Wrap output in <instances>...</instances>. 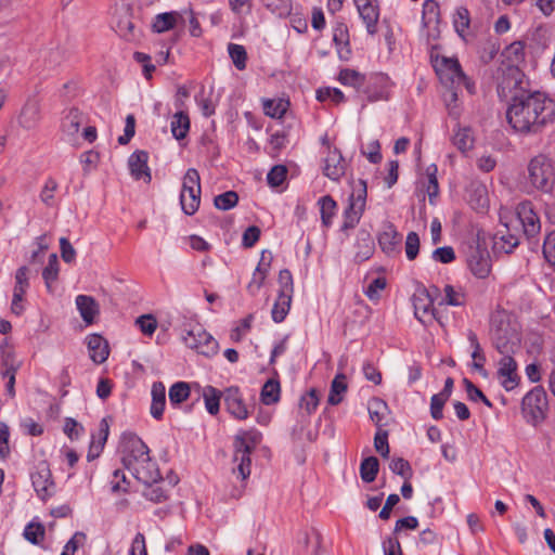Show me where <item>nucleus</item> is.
Here are the masks:
<instances>
[{"mask_svg":"<svg viewBox=\"0 0 555 555\" xmlns=\"http://www.w3.org/2000/svg\"><path fill=\"white\" fill-rule=\"evenodd\" d=\"M506 119L518 133H541L555 121V103L541 91H521L512 98Z\"/></svg>","mask_w":555,"mask_h":555,"instance_id":"f257e3e1","label":"nucleus"},{"mask_svg":"<svg viewBox=\"0 0 555 555\" xmlns=\"http://www.w3.org/2000/svg\"><path fill=\"white\" fill-rule=\"evenodd\" d=\"M490 335L494 348L500 353H515L520 347V325L516 318L505 310L492 313Z\"/></svg>","mask_w":555,"mask_h":555,"instance_id":"f03ea898","label":"nucleus"},{"mask_svg":"<svg viewBox=\"0 0 555 555\" xmlns=\"http://www.w3.org/2000/svg\"><path fill=\"white\" fill-rule=\"evenodd\" d=\"M260 442L261 434L256 429L241 430L234 438L233 462L237 463V466L233 468V473L242 480L250 475V454Z\"/></svg>","mask_w":555,"mask_h":555,"instance_id":"7ed1b4c3","label":"nucleus"},{"mask_svg":"<svg viewBox=\"0 0 555 555\" xmlns=\"http://www.w3.org/2000/svg\"><path fill=\"white\" fill-rule=\"evenodd\" d=\"M530 185L542 193H552L555 186V170L550 158L544 155L533 157L528 165Z\"/></svg>","mask_w":555,"mask_h":555,"instance_id":"20e7f679","label":"nucleus"},{"mask_svg":"<svg viewBox=\"0 0 555 555\" xmlns=\"http://www.w3.org/2000/svg\"><path fill=\"white\" fill-rule=\"evenodd\" d=\"M521 410L525 418L532 425L543 422L548 411L546 391L542 386L532 388L521 402Z\"/></svg>","mask_w":555,"mask_h":555,"instance_id":"39448f33","label":"nucleus"},{"mask_svg":"<svg viewBox=\"0 0 555 555\" xmlns=\"http://www.w3.org/2000/svg\"><path fill=\"white\" fill-rule=\"evenodd\" d=\"M180 204L184 214L194 215L201 204V177L195 168L186 170L180 192Z\"/></svg>","mask_w":555,"mask_h":555,"instance_id":"423d86ee","label":"nucleus"},{"mask_svg":"<svg viewBox=\"0 0 555 555\" xmlns=\"http://www.w3.org/2000/svg\"><path fill=\"white\" fill-rule=\"evenodd\" d=\"M182 338L186 347L205 357H214L219 351L218 341L199 324L188 330Z\"/></svg>","mask_w":555,"mask_h":555,"instance_id":"0eeeda50","label":"nucleus"},{"mask_svg":"<svg viewBox=\"0 0 555 555\" xmlns=\"http://www.w3.org/2000/svg\"><path fill=\"white\" fill-rule=\"evenodd\" d=\"M515 215L522 227L524 235L528 240L531 248L538 246V240L541 232V221L530 201H524L516 206Z\"/></svg>","mask_w":555,"mask_h":555,"instance_id":"6e6552de","label":"nucleus"},{"mask_svg":"<svg viewBox=\"0 0 555 555\" xmlns=\"http://www.w3.org/2000/svg\"><path fill=\"white\" fill-rule=\"evenodd\" d=\"M147 449V446L138 436L133 434L124 435L120 442L121 463L124 467L130 470L141 461Z\"/></svg>","mask_w":555,"mask_h":555,"instance_id":"1a4fd4ad","label":"nucleus"},{"mask_svg":"<svg viewBox=\"0 0 555 555\" xmlns=\"http://www.w3.org/2000/svg\"><path fill=\"white\" fill-rule=\"evenodd\" d=\"M437 74L441 80L444 78L450 80L456 87L464 86L469 93L474 92V83L463 73L460 63L455 59L442 57L441 62L436 66Z\"/></svg>","mask_w":555,"mask_h":555,"instance_id":"9d476101","label":"nucleus"},{"mask_svg":"<svg viewBox=\"0 0 555 555\" xmlns=\"http://www.w3.org/2000/svg\"><path fill=\"white\" fill-rule=\"evenodd\" d=\"M412 300L414 315L422 324L427 326L433 324L434 321H439L434 308L433 294L428 289L422 288L416 291Z\"/></svg>","mask_w":555,"mask_h":555,"instance_id":"9b49d317","label":"nucleus"},{"mask_svg":"<svg viewBox=\"0 0 555 555\" xmlns=\"http://www.w3.org/2000/svg\"><path fill=\"white\" fill-rule=\"evenodd\" d=\"M112 26L114 30L126 40H132L135 37V24L132 20V12L129 3L121 2L115 7Z\"/></svg>","mask_w":555,"mask_h":555,"instance_id":"f8f14e48","label":"nucleus"},{"mask_svg":"<svg viewBox=\"0 0 555 555\" xmlns=\"http://www.w3.org/2000/svg\"><path fill=\"white\" fill-rule=\"evenodd\" d=\"M31 482L41 500L44 501L54 494L55 486L47 463L41 462L37 465L36 470L31 474Z\"/></svg>","mask_w":555,"mask_h":555,"instance_id":"ddd939ff","label":"nucleus"},{"mask_svg":"<svg viewBox=\"0 0 555 555\" xmlns=\"http://www.w3.org/2000/svg\"><path fill=\"white\" fill-rule=\"evenodd\" d=\"M502 358L498 362V376L501 385L506 391H511L517 387L519 376L517 374V362L513 358V353H501Z\"/></svg>","mask_w":555,"mask_h":555,"instance_id":"4468645a","label":"nucleus"},{"mask_svg":"<svg viewBox=\"0 0 555 555\" xmlns=\"http://www.w3.org/2000/svg\"><path fill=\"white\" fill-rule=\"evenodd\" d=\"M467 264L475 276L479 279L487 278L491 271L489 251L479 246H469L467 251Z\"/></svg>","mask_w":555,"mask_h":555,"instance_id":"2eb2a0df","label":"nucleus"},{"mask_svg":"<svg viewBox=\"0 0 555 555\" xmlns=\"http://www.w3.org/2000/svg\"><path fill=\"white\" fill-rule=\"evenodd\" d=\"M129 472L144 485L156 483L160 479L157 463L151 459L149 449L141 461Z\"/></svg>","mask_w":555,"mask_h":555,"instance_id":"dca6fc26","label":"nucleus"},{"mask_svg":"<svg viewBox=\"0 0 555 555\" xmlns=\"http://www.w3.org/2000/svg\"><path fill=\"white\" fill-rule=\"evenodd\" d=\"M223 401L227 411L236 420L243 421L249 416L248 409L238 387H228L223 391Z\"/></svg>","mask_w":555,"mask_h":555,"instance_id":"f3484780","label":"nucleus"},{"mask_svg":"<svg viewBox=\"0 0 555 555\" xmlns=\"http://www.w3.org/2000/svg\"><path fill=\"white\" fill-rule=\"evenodd\" d=\"M272 262V254L270 251L263 250L261 253L260 260L253 273L250 282L247 284V292L255 296L258 294L260 288L262 287L269 270L271 268Z\"/></svg>","mask_w":555,"mask_h":555,"instance_id":"a211bd4d","label":"nucleus"},{"mask_svg":"<svg viewBox=\"0 0 555 555\" xmlns=\"http://www.w3.org/2000/svg\"><path fill=\"white\" fill-rule=\"evenodd\" d=\"M347 163L337 150H328L323 160V173L333 181H338L346 171Z\"/></svg>","mask_w":555,"mask_h":555,"instance_id":"6ab92c4d","label":"nucleus"},{"mask_svg":"<svg viewBox=\"0 0 555 555\" xmlns=\"http://www.w3.org/2000/svg\"><path fill=\"white\" fill-rule=\"evenodd\" d=\"M76 308L86 325H92L100 315V305L89 295H78L75 299Z\"/></svg>","mask_w":555,"mask_h":555,"instance_id":"aec40b11","label":"nucleus"},{"mask_svg":"<svg viewBox=\"0 0 555 555\" xmlns=\"http://www.w3.org/2000/svg\"><path fill=\"white\" fill-rule=\"evenodd\" d=\"M147 159L149 155L145 151H137L129 157L128 165L135 180L143 179L149 183L151 181V172L147 166Z\"/></svg>","mask_w":555,"mask_h":555,"instance_id":"412c9836","label":"nucleus"},{"mask_svg":"<svg viewBox=\"0 0 555 555\" xmlns=\"http://www.w3.org/2000/svg\"><path fill=\"white\" fill-rule=\"evenodd\" d=\"M87 345L91 360L101 364L105 362L109 354L108 343L99 334H91L87 337Z\"/></svg>","mask_w":555,"mask_h":555,"instance_id":"4be33fe9","label":"nucleus"},{"mask_svg":"<svg viewBox=\"0 0 555 555\" xmlns=\"http://www.w3.org/2000/svg\"><path fill=\"white\" fill-rule=\"evenodd\" d=\"M40 119V105L38 100L26 101L18 116V124L25 129H33Z\"/></svg>","mask_w":555,"mask_h":555,"instance_id":"5701e85b","label":"nucleus"},{"mask_svg":"<svg viewBox=\"0 0 555 555\" xmlns=\"http://www.w3.org/2000/svg\"><path fill=\"white\" fill-rule=\"evenodd\" d=\"M152 403H151V415L160 420L166 405V388L162 382H155L152 385Z\"/></svg>","mask_w":555,"mask_h":555,"instance_id":"b1692460","label":"nucleus"},{"mask_svg":"<svg viewBox=\"0 0 555 555\" xmlns=\"http://www.w3.org/2000/svg\"><path fill=\"white\" fill-rule=\"evenodd\" d=\"M401 237L392 224H387L378 235V244L384 253L391 255L397 251Z\"/></svg>","mask_w":555,"mask_h":555,"instance_id":"393cba45","label":"nucleus"},{"mask_svg":"<svg viewBox=\"0 0 555 555\" xmlns=\"http://www.w3.org/2000/svg\"><path fill=\"white\" fill-rule=\"evenodd\" d=\"M519 244V238L508 232L499 231L493 236V250L496 254H509Z\"/></svg>","mask_w":555,"mask_h":555,"instance_id":"a878e982","label":"nucleus"},{"mask_svg":"<svg viewBox=\"0 0 555 555\" xmlns=\"http://www.w3.org/2000/svg\"><path fill=\"white\" fill-rule=\"evenodd\" d=\"M502 55L508 62V66L511 67V70L513 73L519 75V72L514 68H516L525 60L524 43L520 41H515V42L511 43L508 47L505 48Z\"/></svg>","mask_w":555,"mask_h":555,"instance_id":"bb28decb","label":"nucleus"},{"mask_svg":"<svg viewBox=\"0 0 555 555\" xmlns=\"http://www.w3.org/2000/svg\"><path fill=\"white\" fill-rule=\"evenodd\" d=\"M364 210V196L361 194L358 196L357 203H351L344 214V223L341 229L348 230L354 228Z\"/></svg>","mask_w":555,"mask_h":555,"instance_id":"cd10ccee","label":"nucleus"},{"mask_svg":"<svg viewBox=\"0 0 555 555\" xmlns=\"http://www.w3.org/2000/svg\"><path fill=\"white\" fill-rule=\"evenodd\" d=\"M422 22L424 27L437 29L440 22L439 4L435 0H425L423 3Z\"/></svg>","mask_w":555,"mask_h":555,"instance_id":"c85d7f7f","label":"nucleus"},{"mask_svg":"<svg viewBox=\"0 0 555 555\" xmlns=\"http://www.w3.org/2000/svg\"><path fill=\"white\" fill-rule=\"evenodd\" d=\"M292 298L293 294L291 293H279L271 311L274 322L280 323L284 321L291 309Z\"/></svg>","mask_w":555,"mask_h":555,"instance_id":"c756f323","label":"nucleus"},{"mask_svg":"<svg viewBox=\"0 0 555 555\" xmlns=\"http://www.w3.org/2000/svg\"><path fill=\"white\" fill-rule=\"evenodd\" d=\"M202 395L207 412L211 415H216L220 410V400L223 398V391L208 385L203 388Z\"/></svg>","mask_w":555,"mask_h":555,"instance_id":"7c9ffc66","label":"nucleus"},{"mask_svg":"<svg viewBox=\"0 0 555 555\" xmlns=\"http://www.w3.org/2000/svg\"><path fill=\"white\" fill-rule=\"evenodd\" d=\"M469 205L478 212H486L489 208V196L485 185H476L469 193Z\"/></svg>","mask_w":555,"mask_h":555,"instance_id":"2f4dec72","label":"nucleus"},{"mask_svg":"<svg viewBox=\"0 0 555 555\" xmlns=\"http://www.w3.org/2000/svg\"><path fill=\"white\" fill-rule=\"evenodd\" d=\"M347 388L346 376L341 373L337 374L332 380L327 402L331 405L339 404L344 399Z\"/></svg>","mask_w":555,"mask_h":555,"instance_id":"473e14b6","label":"nucleus"},{"mask_svg":"<svg viewBox=\"0 0 555 555\" xmlns=\"http://www.w3.org/2000/svg\"><path fill=\"white\" fill-rule=\"evenodd\" d=\"M83 121V114L76 107L67 111L63 118V131L69 135H74L79 131L80 125Z\"/></svg>","mask_w":555,"mask_h":555,"instance_id":"72a5a7b5","label":"nucleus"},{"mask_svg":"<svg viewBox=\"0 0 555 555\" xmlns=\"http://www.w3.org/2000/svg\"><path fill=\"white\" fill-rule=\"evenodd\" d=\"M171 133L177 140H182L186 137L190 130V118L186 113L177 112L170 124Z\"/></svg>","mask_w":555,"mask_h":555,"instance_id":"f704fd0d","label":"nucleus"},{"mask_svg":"<svg viewBox=\"0 0 555 555\" xmlns=\"http://www.w3.org/2000/svg\"><path fill=\"white\" fill-rule=\"evenodd\" d=\"M180 17L181 15L178 12H166L157 14L152 25L153 30L160 34L172 29Z\"/></svg>","mask_w":555,"mask_h":555,"instance_id":"c9c22d12","label":"nucleus"},{"mask_svg":"<svg viewBox=\"0 0 555 555\" xmlns=\"http://www.w3.org/2000/svg\"><path fill=\"white\" fill-rule=\"evenodd\" d=\"M359 15L365 24L367 33L370 35H375L377 33V22L379 18L377 2L359 12Z\"/></svg>","mask_w":555,"mask_h":555,"instance_id":"e433bc0d","label":"nucleus"},{"mask_svg":"<svg viewBox=\"0 0 555 555\" xmlns=\"http://www.w3.org/2000/svg\"><path fill=\"white\" fill-rule=\"evenodd\" d=\"M379 469L378 459L375 456H369L364 459L360 464V476L361 479L366 482H373L376 479Z\"/></svg>","mask_w":555,"mask_h":555,"instance_id":"4c0bfd02","label":"nucleus"},{"mask_svg":"<svg viewBox=\"0 0 555 555\" xmlns=\"http://www.w3.org/2000/svg\"><path fill=\"white\" fill-rule=\"evenodd\" d=\"M1 349V364L4 367L2 373H16L21 363L16 360L14 351L4 340L0 347Z\"/></svg>","mask_w":555,"mask_h":555,"instance_id":"58836bf2","label":"nucleus"},{"mask_svg":"<svg viewBox=\"0 0 555 555\" xmlns=\"http://www.w3.org/2000/svg\"><path fill=\"white\" fill-rule=\"evenodd\" d=\"M190 385L185 382H177L169 388V402L171 405H178L190 397Z\"/></svg>","mask_w":555,"mask_h":555,"instance_id":"ea45409f","label":"nucleus"},{"mask_svg":"<svg viewBox=\"0 0 555 555\" xmlns=\"http://www.w3.org/2000/svg\"><path fill=\"white\" fill-rule=\"evenodd\" d=\"M453 144L463 153L474 145V138L470 128H459L453 135Z\"/></svg>","mask_w":555,"mask_h":555,"instance_id":"a19ab883","label":"nucleus"},{"mask_svg":"<svg viewBox=\"0 0 555 555\" xmlns=\"http://www.w3.org/2000/svg\"><path fill=\"white\" fill-rule=\"evenodd\" d=\"M288 105V101H285L283 99L264 100L263 112L266 115L272 118H281L286 113Z\"/></svg>","mask_w":555,"mask_h":555,"instance_id":"79ce46f5","label":"nucleus"},{"mask_svg":"<svg viewBox=\"0 0 555 555\" xmlns=\"http://www.w3.org/2000/svg\"><path fill=\"white\" fill-rule=\"evenodd\" d=\"M318 203L320 205L322 223L324 227H330L335 215L336 202L330 195H325Z\"/></svg>","mask_w":555,"mask_h":555,"instance_id":"37998d69","label":"nucleus"},{"mask_svg":"<svg viewBox=\"0 0 555 555\" xmlns=\"http://www.w3.org/2000/svg\"><path fill=\"white\" fill-rule=\"evenodd\" d=\"M260 396L261 401L267 405L276 403L280 399V383L274 379L267 380Z\"/></svg>","mask_w":555,"mask_h":555,"instance_id":"c03bdc74","label":"nucleus"},{"mask_svg":"<svg viewBox=\"0 0 555 555\" xmlns=\"http://www.w3.org/2000/svg\"><path fill=\"white\" fill-rule=\"evenodd\" d=\"M387 410V404L380 399L374 398L369 402L370 417L378 427L383 425L382 422L385 418Z\"/></svg>","mask_w":555,"mask_h":555,"instance_id":"a18cd8bd","label":"nucleus"},{"mask_svg":"<svg viewBox=\"0 0 555 555\" xmlns=\"http://www.w3.org/2000/svg\"><path fill=\"white\" fill-rule=\"evenodd\" d=\"M59 276V260L55 254H51L49 256L48 264L42 271V278L44 280L47 288L50 291L53 282L57 280Z\"/></svg>","mask_w":555,"mask_h":555,"instance_id":"49530a36","label":"nucleus"},{"mask_svg":"<svg viewBox=\"0 0 555 555\" xmlns=\"http://www.w3.org/2000/svg\"><path fill=\"white\" fill-rule=\"evenodd\" d=\"M338 80L345 86L360 89L364 83V76L354 69L346 68L340 70Z\"/></svg>","mask_w":555,"mask_h":555,"instance_id":"de8ad7c7","label":"nucleus"},{"mask_svg":"<svg viewBox=\"0 0 555 555\" xmlns=\"http://www.w3.org/2000/svg\"><path fill=\"white\" fill-rule=\"evenodd\" d=\"M319 395L315 389H310L304 396H301L299 401V410L305 412L307 415H310L319 405Z\"/></svg>","mask_w":555,"mask_h":555,"instance_id":"09e8293b","label":"nucleus"},{"mask_svg":"<svg viewBox=\"0 0 555 555\" xmlns=\"http://www.w3.org/2000/svg\"><path fill=\"white\" fill-rule=\"evenodd\" d=\"M228 51L235 67L238 70L245 69L247 61V53L245 48L241 44L230 43L228 46Z\"/></svg>","mask_w":555,"mask_h":555,"instance_id":"8fccbe9b","label":"nucleus"},{"mask_svg":"<svg viewBox=\"0 0 555 555\" xmlns=\"http://www.w3.org/2000/svg\"><path fill=\"white\" fill-rule=\"evenodd\" d=\"M470 23L469 12L466 8L460 7L456 9V12L454 14L453 24L455 27L456 33L464 37V33L468 28Z\"/></svg>","mask_w":555,"mask_h":555,"instance_id":"3c124183","label":"nucleus"},{"mask_svg":"<svg viewBox=\"0 0 555 555\" xmlns=\"http://www.w3.org/2000/svg\"><path fill=\"white\" fill-rule=\"evenodd\" d=\"M238 202V195L234 191H228L220 195H217L214 199L215 206L221 210H229L236 206Z\"/></svg>","mask_w":555,"mask_h":555,"instance_id":"603ef678","label":"nucleus"},{"mask_svg":"<svg viewBox=\"0 0 555 555\" xmlns=\"http://www.w3.org/2000/svg\"><path fill=\"white\" fill-rule=\"evenodd\" d=\"M389 468L393 474L401 476L405 480H410L413 475L411 465L402 457L392 459Z\"/></svg>","mask_w":555,"mask_h":555,"instance_id":"864d4df0","label":"nucleus"},{"mask_svg":"<svg viewBox=\"0 0 555 555\" xmlns=\"http://www.w3.org/2000/svg\"><path fill=\"white\" fill-rule=\"evenodd\" d=\"M443 302L450 306H463L465 304V294L461 288H454L452 285L444 286Z\"/></svg>","mask_w":555,"mask_h":555,"instance_id":"5fc2aeb1","label":"nucleus"},{"mask_svg":"<svg viewBox=\"0 0 555 555\" xmlns=\"http://www.w3.org/2000/svg\"><path fill=\"white\" fill-rule=\"evenodd\" d=\"M59 188V184L56 182V180H54L53 178H49L41 192H40V199L41 202L46 205V206H53V203H54V194L56 192Z\"/></svg>","mask_w":555,"mask_h":555,"instance_id":"6e6d98bb","label":"nucleus"},{"mask_svg":"<svg viewBox=\"0 0 555 555\" xmlns=\"http://www.w3.org/2000/svg\"><path fill=\"white\" fill-rule=\"evenodd\" d=\"M287 168L284 165H275L267 175L269 185L276 188L280 186L286 179Z\"/></svg>","mask_w":555,"mask_h":555,"instance_id":"4d7b16f0","label":"nucleus"},{"mask_svg":"<svg viewBox=\"0 0 555 555\" xmlns=\"http://www.w3.org/2000/svg\"><path fill=\"white\" fill-rule=\"evenodd\" d=\"M44 537V528L41 524L30 522L24 530V538L33 544H39Z\"/></svg>","mask_w":555,"mask_h":555,"instance_id":"13d9d810","label":"nucleus"},{"mask_svg":"<svg viewBox=\"0 0 555 555\" xmlns=\"http://www.w3.org/2000/svg\"><path fill=\"white\" fill-rule=\"evenodd\" d=\"M450 397L446 396L441 391L431 397L430 400V414L435 420H441L443 417V406Z\"/></svg>","mask_w":555,"mask_h":555,"instance_id":"bf43d9fd","label":"nucleus"},{"mask_svg":"<svg viewBox=\"0 0 555 555\" xmlns=\"http://www.w3.org/2000/svg\"><path fill=\"white\" fill-rule=\"evenodd\" d=\"M143 495L154 503H162L168 499L166 491L159 485H146Z\"/></svg>","mask_w":555,"mask_h":555,"instance_id":"052dcab7","label":"nucleus"},{"mask_svg":"<svg viewBox=\"0 0 555 555\" xmlns=\"http://www.w3.org/2000/svg\"><path fill=\"white\" fill-rule=\"evenodd\" d=\"M333 41L337 47L349 46V31L344 22H338L333 28Z\"/></svg>","mask_w":555,"mask_h":555,"instance_id":"680f3d73","label":"nucleus"},{"mask_svg":"<svg viewBox=\"0 0 555 555\" xmlns=\"http://www.w3.org/2000/svg\"><path fill=\"white\" fill-rule=\"evenodd\" d=\"M463 384L465 386L467 397L469 400H472V401L481 400L487 406H489V408L492 406V403L490 402V400L468 378H464Z\"/></svg>","mask_w":555,"mask_h":555,"instance_id":"e2e57ef3","label":"nucleus"},{"mask_svg":"<svg viewBox=\"0 0 555 555\" xmlns=\"http://www.w3.org/2000/svg\"><path fill=\"white\" fill-rule=\"evenodd\" d=\"M317 99L321 102L331 100L334 103L338 104L344 102L345 96L344 93L337 88H323L318 90Z\"/></svg>","mask_w":555,"mask_h":555,"instance_id":"0e129e2a","label":"nucleus"},{"mask_svg":"<svg viewBox=\"0 0 555 555\" xmlns=\"http://www.w3.org/2000/svg\"><path fill=\"white\" fill-rule=\"evenodd\" d=\"M135 323L140 327V331L147 336H152L157 328V321L152 314L139 317Z\"/></svg>","mask_w":555,"mask_h":555,"instance_id":"69168bd1","label":"nucleus"},{"mask_svg":"<svg viewBox=\"0 0 555 555\" xmlns=\"http://www.w3.org/2000/svg\"><path fill=\"white\" fill-rule=\"evenodd\" d=\"M420 250V237L416 232H410L405 238V254L409 260H414Z\"/></svg>","mask_w":555,"mask_h":555,"instance_id":"338daca9","label":"nucleus"},{"mask_svg":"<svg viewBox=\"0 0 555 555\" xmlns=\"http://www.w3.org/2000/svg\"><path fill=\"white\" fill-rule=\"evenodd\" d=\"M543 255L547 262L555 264V231L548 233L544 238Z\"/></svg>","mask_w":555,"mask_h":555,"instance_id":"774afa93","label":"nucleus"}]
</instances>
